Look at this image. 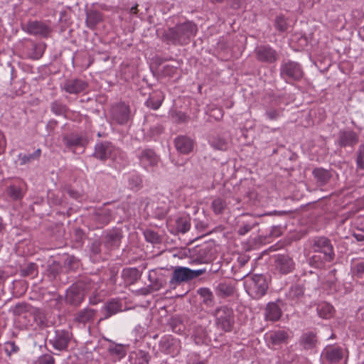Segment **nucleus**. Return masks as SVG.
<instances>
[{"instance_id":"obj_16","label":"nucleus","mask_w":364,"mask_h":364,"mask_svg":"<svg viewBox=\"0 0 364 364\" xmlns=\"http://www.w3.org/2000/svg\"><path fill=\"white\" fill-rule=\"evenodd\" d=\"M287 333L280 331L271 332L266 335V340L269 345L277 346L284 343L287 339Z\"/></svg>"},{"instance_id":"obj_38","label":"nucleus","mask_w":364,"mask_h":364,"mask_svg":"<svg viewBox=\"0 0 364 364\" xmlns=\"http://www.w3.org/2000/svg\"><path fill=\"white\" fill-rule=\"evenodd\" d=\"M108 350L112 353V354H114V355H117L119 357H122L124 355V352L123 350V348L122 347V346H110L109 348H108Z\"/></svg>"},{"instance_id":"obj_31","label":"nucleus","mask_w":364,"mask_h":364,"mask_svg":"<svg viewBox=\"0 0 364 364\" xmlns=\"http://www.w3.org/2000/svg\"><path fill=\"white\" fill-rule=\"evenodd\" d=\"M211 207L216 214L221 213L226 207L225 201L221 198H215L212 202Z\"/></svg>"},{"instance_id":"obj_20","label":"nucleus","mask_w":364,"mask_h":364,"mask_svg":"<svg viewBox=\"0 0 364 364\" xmlns=\"http://www.w3.org/2000/svg\"><path fill=\"white\" fill-rule=\"evenodd\" d=\"M277 267L282 273L291 272L294 267V263L289 257L280 256L277 259Z\"/></svg>"},{"instance_id":"obj_19","label":"nucleus","mask_w":364,"mask_h":364,"mask_svg":"<svg viewBox=\"0 0 364 364\" xmlns=\"http://www.w3.org/2000/svg\"><path fill=\"white\" fill-rule=\"evenodd\" d=\"M340 144L342 146L354 145L358 139L356 134L352 131H343L339 134Z\"/></svg>"},{"instance_id":"obj_23","label":"nucleus","mask_w":364,"mask_h":364,"mask_svg":"<svg viewBox=\"0 0 364 364\" xmlns=\"http://www.w3.org/2000/svg\"><path fill=\"white\" fill-rule=\"evenodd\" d=\"M164 97L161 92H156L151 96L146 101V105L153 109H157L161 105Z\"/></svg>"},{"instance_id":"obj_41","label":"nucleus","mask_w":364,"mask_h":364,"mask_svg":"<svg viewBox=\"0 0 364 364\" xmlns=\"http://www.w3.org/2000/svg\"><path fill=\"white\" fill-rule=\"evenodd\" d=\"M178 228L182 232H186L189 230L190 224L186 220H179L178 221Z\"/></svg>"},{"instance_id":"obj_24","label":"nucleus","mask_w":364,"mask_h":364,"mask_svg":"<svg viewBox=\"0 0 364 364\" xmlns=\"http://www.w3.org/2000/svg\"><path fill=\"white\" fill-rule=\"evenodd\" d=\"M95 315L92 309H84L78 313L76 320L81 323L89 322L94 318Z\"/></svg>"},{"instance_id":"obj_42","label":"nucleus","mask_w":364,"mask_h":364,"mask_svg":"<svg viewBox=\"0 0 364 364\" xmlns=\"http://www.w3.org/2000/svg\"><path fill=\"white\" fill-rule=\"evenodd\" d=\"M355 225L358 230L364 231V216L357 218L355 221Z\"/></svg>"},{"instance_id":"obj_48","label":"nucleus","mask_w":364,"mask_h":364,"mask_svg":"<svg viewBox=\"0 0 364 364\" xmlns=\"http://www.w3.org/2000/svg\"><path fill=\"white\" fill-rule=\"evenodd\" d=\"M357 164L358 167L360 169L364 168V161L363 157H362V155H358L357 159Z\"/></svg>"},{"instance_id":"obj_39","label":"nucleus","mask_w":364,"mask_h":364,"mask_svg":"<svg viewBox=\"0 0 364 364\" xmlns=\"http://www.w3.org/2000/svg\"><path fill=\"white\" fill-rule=\"evenodd\" d=\"M276 27L280 31H284L287 29V23L284 18L279 16L276 18Z\"/></svg>"},{"instance_id":"obj_12","label":"nucleus","mask_w":364,"mask_h":364,"mask_svg":"<svg viewBox=\"0 0 364 364\" xmlns=\"http://www.w3.org/2000/svg\"><path fill=\"white\" fill-rule=\"evenodd\" d=\"M141 164L144 167L156 166L159 162V158L151 149L144 150L140 156Z\"/></svg>"},{"instance_id":"obj_17","label":"nucleus","mask_w":364,"mask_h":364,"mask_svg":"<svg viewBox=\"0 0 364 364\" xmlns=\"http://www.w3.org/2000/svg\"><path fill=\"white\" fill-rule=\"evenodd\" d=\"M28 33L34 35L46 36L49 33V28L43 23L38 21L31 22L27 25Z\"/></svg>"},{"instance_id":"obj_34","label":"nucleus","mask_w":364,"mask_h":364,"mask_svg":"<svg viewBox=\"0 0 364 364\" xmlns=\"http://www.w3.org/2000/svg\"><path fill=\"white\" fill-rule=\"evenodd\" d=\"M355 275L360 279V283L364 284V264H358L355 267Z\"/></svg>"},{"instance_id":"obj_11","label":"nucleus","mask_w":364,"mask_h":364,"mask_svg":"<svg viewBox=\"0 0 364 364\" xmlns=\"http://www.w3.org/2000/svg\"><path fill=\"white\" fill-rule=\"evenodd\" d=\"M70 339V336L69 333L58 331L55 337L53 340H50V343L55 349L62 350L67 348Z\"/></svg>"},{"instance_id":"obj_58","label":"nucleus","mask_w":364,"mask_h":364,"mask_svg":"<svg viewBox=\"0 0 364 364\" xmlns=\"http://www.w3.org/2000/svg\"><path fill=\"white\" fill-rule=\"evenodd\" d=\"M2 228H3L2 224L0 223V231H1Z\"/></svg>"},{"instance_id":"obj_47","label":"nucleus","mask_w":364,"mask_h":364,"mask_svg":"<svg viewBox=\"0 0 364 364\" xmlns=\"http://www.w3.org/2000/svg\"><path fill=\"white\" fill-rule=\"evenodd\" d=\"M251 229L252 227L250 225H245L240 228V229L238 230V233L242 235L248 232Z\"/></svg>"},{"instance_id":"obj_60","label":"nucleus","mask_w":364,"mask_h":364,"mask_svg":"<svg viewBox=\"0 0 364 364\" xmlns=\"http://www.w3.org/2000/svg\"><path fill=\"white\" fill-rule=\"evenodd\" d=\"M363 364H364V360H363Z\"/></svg>"},{"instance_id":"obj_46","label":"nucleus","mask_w":364,"mask_h":364,"mask_svg":"<svg viewBox=\"0 0 364 364\" xmlns=\"http://www.w3.org/2000/svg\"><path fill=\"white\" fill-rule=\"evenodd\" d=\"M129 182L131 188H134V186H139L141 180L138 177H133L129 178Z\"/></svg>"},{"instance_id":"obj_54","label":"nucleus","mask_w":364,"mask_h":364,"mask_svg":"<svg viewBox=\"0 0 364 364\" xmlns=\"http://www.w3.org/2000/svg\"><path fill=\"white\" fill-rule=\"evenodd\" d=\"M358 155H362V157L364 158V144L360 146Z\"/></svg>"},{"instance_id":"obj_7","label":"nucleus","mask_w":364,"mask_h":364,"mask_svg":"<svg viewBox=\"0 0 364 364\" xmlns=\"http://www.w3.org/2000/svg\"><path fill=\"white\" fill-rule=\"evenodd\" d=\"M116 151L117 150L111 144L105 143L96 146L95 155L101 160L109 158L114 159L116 156Z\"/></svg>"},{"instance_id":"obj_5","label":"nucleus","mask_w":364,"mask_h":364,"mask_svg":"<svg viewBox=\"0 0 364 364\" xmlns=\"http://www.w3.org/2000/svg\"><path fill=\"white\" fill-rule=\"evenodd\" d=\"M206 272L205 269L192 270L188 267H176L172 274L171 284H180L196 278Z\"/></svg>"},{"instance_id":"obj_44","label":"nucleus","mask_w":364,"mask_h":364,"mask_svg":"<svg viewBox=\"0 0 364 364\" xmlns=\"http://www.w3.org/2000/svg\"><path fill=\"white\" fill-rule=\"evenodd\" d=\"M211 117H214L217 120L222 119L223 116V111L220 109H214L211 111Z\"/></svg>"},{"instance_id":"obj_53","label":"nucleus","mask_w":364,"mask_h":364,"mask_svg":"<svg viewBox=\"0 0 364 364\" xmlns=\"http://www.w3.org/2000/svg\"><path fill=\"white\" fill-rule=\"evenodd\" d=\"M354 236L357 239L358 241H363V240H364V236L363 235L355 234Z\"/></svg>"},{"instance_id":"obj_30","label":"nucleus","mask_w":364,"mask_h":364,"mask_svg":"<svg viewBox=\"0 0 364 364\" xmlns=\"http://www.w3.org/2000/svg\"><path fill=\"white\" fill-rule=\"evenodd\" d=\"M302 343L306 348H313L316 343L315 335L313 333L304 334L302 337Z\"/></svg>"},{"instance_id":"obj_45","label":"nucleus","mask_w":364,"mask_h":364,"mask_svg":"<svg viewBox=\"0 0 364 364\" xmlns=\"http://www.w3.org/2000/svg\"><path fill=\"white\" fill-rule=\"evenodd\" d=\"M52 110L57 114H60L64 112V107H62L60 105H58L57 103H54L52 105Z\"/></svg>"},{"instance_id":"obj_8","label":"nucleus","mask_w":364,"mask_h":364,"mask_svg":"<svg viewBox=\"0 0 364 364\" xmlns=\"http://www.w3.org/2000/svg\"><path fill=\"white\" fill-rule=\"evenodd\" d=\"M112 118L119 124L127 122L129 117V109L125 104H119L112 109Z\"/></svg>"},{"instance_id":"obj_32","label":"nucleus","mask_w":364,"mask_h":364,"mask_svg":"<svg viewBox=\"0 0 364 364\" xmlns=\"http://www.w3.org/2000/svg\"><path fill=\"white\" fill-rule=\"evenodd\" d=\"M218 291L222 296H228L233 293V288L227 284H220L218 286Z\"/></svg>"},{"instance_id":"obj_35","label":"nucleus","mask_w":364,"mask_h":364,"mask_svg":"<svg viewBox=\"0 0 364 364\" xmlns=\"http://www.w3.org/2000/svg\"><path fill=\"white\" fill-rule=\"evenodd\" d=\"M8 193L9 195L14 199H18L23 196L21 190L15 186H11L9 188Z\"/></svg>"},{"instance_id":"obj_14","label":"nucleus","mask_w":364,"mask_h":364,"mask_svg":"<svg viewBox=\"0 0 364 364\" xmlns=\"http://www.w3.org/2000/svg\"><path fill=\"white\" fill-rule=\"evenodd\" d=\"M257 56L259 60L272 63L277 60V54L271 48L262 46L257 50Z\"/></svg>"},{"instance_id":"obj_49","label":"nucleus","mask_w":364,"mask_h":364,"mask_svg":"<svg viewBox=\"0 0 364 364\" xmlns=\"http://www.w3.org/2000/svg\"><path fill=\"white\" fill-rule=\"evenodd\" d=\"M268 117L270 119H274L277 117L278 116V114H277V112L275 111V110H271V111H269L267 113Z\"/></svg>"},{"instance_id":"obj_1","label":"nucleus","mask_w":364,"mask_h":364,"mask_svg":"<svg viewBox=\"0 0 364 364\" xmlns=\"http://www.w3.org/2000/svg\"><path fill=\"white\" fill-rule=\"evenodd\" d=\"M197 32L196 26L191 22L168 28L163 35L164 38L173 44L183 45L190 42Z\"/></svg>"},{"instance_id":"obj_50","label":"nucleus","mask_w":364,"mask_h":364,"mask_svg":"<svg viewBox=\"0 0 364 364\" xmlns=\"http://www.w3.org/2000/svg\"><path fill=\"white\" fill-rule=\"evenodd\" d=\"M329 284L330 285H331L332 284H333L334 281H335V273H334V271H332L331 272L330 274H329Z\"/></svg>"},{"instance_id":"obj_28","label":"nucleus","mask_w":364,"mask_h":364,"mask_svg":"<svg viewBox=\"0 0 364 364\" xmlns=\"http://www.w3.org/2000/svg\"><path fill=\"white\" fill-rule=\"evenodd\" d=\"M315 178H317L318 181H320L321 183H326L328 179L330 178L329 173L324 169L321 168H317L315 169L313 172Z\"/></svg>"},{"instance_id":"obj_22","label":"nucleus","mask_w":364,"mask_h":364,"mask_svg":"<svg viewBox=\"0 0 364 364\" xmlns=\"http://www.w3.org/2000/svg\"><path fill=\"white\" fill-rule=\"evenodd\" d=\"M317 311L320 317L328 318L333 316L334 309L329 304L323 303L318 305Z\"/></svg>"},{"instance_id":"obj_59","label":"nucleus","mask_w":364,"mask_h":364,"mask_svg":"<svg viewBox=\"0 0 364 364\" xmlns=\"http://www.w3.org/2000/svg\"><path fill=\"white\" fill-rule=\"evenodd\" d=\"M9 345H11V346H14V343H9Z\"/></svg>"},{"instance_id":"obj_43","label":"nucleus","mask_w":364,"mask_h":364,"mask_svg":"<svg viewBox=\"0 0 364 364\" xmlns=\"http://www.w3.org/2000/svg\"><path fill=\"white\" fill-rule=\"evenodd\" d=\"M40 363L41 364H54V358L49 355H46L41 358Z\"/></svg>"},{"instance_id":"obj_9","label":"nucleus","mask_w":364,"mask_h":364,"mask_svg":"<svg viewBox=\"0 0 364 364\" xmlns=\"http://www.w3.org/2000/svg\"><path fill=\"white\" fill-rule=\"evenodd\" d=\"M282 74L295 80L301 79L303 76V72L300 66L294 62L285 64L282 68Z\"/></svg>"},{"instance_id":"obj_13","label":"nucleus","mask_w":364,"mask_h":364,"mask_svg":"<svg viewBox=\"0 0 364 364\" xmlns=\"http://www.w3.org/2000/svg\"><path fill=\"white\" fill-rule=\"evenodd\" d=\"M87 87V83L79 80L67 81L64 85V90L70 94H77Z\"/></svg>"},{"instance_id":"obj_57","label":"nucleus","mask_w":364,"mask_h":364,"mask_svg":"<svg viewBox=\"0 0 364 364\" xmlns=\"http://www.w3.org/2000/svg\"><path fill=\"white\" fill-rule=\"evenodd\" d=\"M200 262V260H196H196H193V261L191 262V264H193V263H198V262Z\"/></svg>"},{"instance_id":"obj_10","label":"nucleus","mask_w":364,"mask_h":364,"mask_svg":"<svg viewBox=\"0 0 364 364\" xmlns=\"http://www.w3.org/2000/svg\"><path fill=\"white\" fill-rule=\"evenodd\" d=\"M323 356L326 358L328 362L336 363L343 358V351L338 347L328 346L324 349Z\"/></svg>"},{"instance_id":"obj_4","label":"nucleus","mask_w":364,"mask_h":364,"mask_svg":"<svg viewBox=\"0 0 364 364\" xmlns=\"http://www.w3.org/2000/svg\"><path fill=\"white\" fill-rule=\"evenodd\" d=\"M94 285L85 284L82 282H79L73 284L67 291L66 299L73 305L79 304L84 299L86 294H92Z\"/></svg>"},{"instance_id":"obj_6","label":"nucleus","mask_w":364,"mask_h":364,"mask_svg":"<svg viewBox=\"0 0 364 364\" xmlns=\"http://www.w3.org/2000/svg\"><path fill=\"white\" fill-rule=\"evenodd\" d=\"M232 315V311L228 307L218 309L215 313L217 327L224 331H230L233 325Z\"/></svg>"},{"instance_id":"obj_56","label":"nucleus","mask_w":364,"mask_h":364,"mask_svg":"<svg viewBox=\"0 0 364 364\" xmlns=\"http://www.w3.org/2000/svg\"><path fill=\"white\" fill-rule=\"evenodd\" d=\"M360 36L362 37V38L364 40V26L363 27V28L360 30Z\"/></svg>"},{"instance_id":"obj_25","label":"nucleus","mask_w":364,"mask_h":364,"mask_svg":"<svg viewBox=\"0 0 364 364\" xmlns=\"http://www.w3.org/2000/svg\"><path fill=\"white\" fill-rule=\"evenodd\" d=\"M101 20L102 16L97 11H90L87 14L86 23L90 28L95 27Z\"/></svg>"},{"instance_id":"obj_33","label":"nucleus","mask_w":364,"mask_h":364,"mask_svg":"<svg viewBox=\"0 0 364 364\" xmlns=\"http://www.w3.org/2000/svg\"><path fill=\"white\" fill-rule=\"evenodd\" d=\"M198 294L203 298V301L207 304L212 301L213 294L208 289L203 288L198 290Z\"/></svg>"},{"instance_id":"obj_26","label":"nucleus","mask_w":364,"mask_h":364,"mask_svg":"<svg viewBox=\"0 0 364 364\" xmlns=\"http://www.w3.org/2000/svg\"><path fill=\"white\" fill-rule=\"evenodd\" d=\"M41 149H37L34 153L30 154H20L18 156L19 159L21 160V164L24 165L28 163L31 162L33 160L38 159L41 155Z\"/></svg>"},{"instance_id":"obj_2","label":"nucleus","mask_w":364,"mask_h":364,"mask_svg":"<svg viewBox=\"0 0 364 364\" xmlns=\"http://www.w3.org/2000/svg\"><path fill=\"white\" fill-rule=\"evenodd\" d=\"M314 255L311 259V263L316 267H323L324 262H331L334 257L333 246L330 241L325 237H321L314 242Z\"/></svg>"},{"instance_id":"obj_15","label":"nucleus","mask_w":364,"mask_h":364,"mask_svg":"<svg viewBox=\"0 0 364 364\" xmlns=\"http://www.w3.org/2000/svg\"><path fill=\"white\" fill-rule=\"evenodd\" d=\"M175 146L181 154H188L192 151L193 144L191 139L186 136H179L175 140Z\"/></svg>"},{"instance_id":"obj_37","label":"nucleus","mask_w":364,"mask_h":364,"mask_svg":"<svg viewBox=\"0 0 364 364\" xmlns=\"http://www.w3.org/2000/svg\"><path fill=\"white\" fill-rule=\"evenodd\" d=\"M146 240L151 243H155L159 241L158 235L151 230H147L144 232Z\"/></svg>"},{"instance_id":"obj_40","label":"nucleus","mask_w":364,"mask_h":364,"mask_svg":"<svg viewBox=\"0 0 364 364\" xmlns=\"http://www.w3.org/2000/svg\"><path fill=\"white\" fill-rule=\"evenodd\" d=\"M303 294V289L299 286H296L291 288L289 291V296L292 298L299 297Z\"/></svg>"},{"instance_id":"obj_29","label":"nucleus","mask_w":364,"mask_h":364,"mask_svg":"<svg viewBox=\"0 0 364 364\" xmlns=\"http://www.w3.org/2000/svg\"><path fill=\"white\" fill-rule=\"evenodd\" d=\"M121 239L120 233L114 230L107 235V242L110 246H117Z\"/></svg>"},{"instance_id":"obj_52","label":"nucleus","mask_w":364,"mask_h":364,"mask_svg":"<svg viewBox=\"0 0 364 364\" xmlns=\"http://www.w3.org/2000/svg\"><path fill=\"white\" fill-rule=\"evenodd\" d=\"M72 144L73 145H83V143L80 138L75 139L73 142H72Z\"/></svg>"},{"instance_id":"obj_36","label":"nucleus","mask_w":364,"mask_h":364,"mask_svg":"<svg viewBox=\"0 0 364 364\" xmlns=\"http://www.w3.org/2000/svg\"><path fill=\"white\" fill-rule=\"evenodd\" d=\"M36 267L33 263L29 264L28 266L21 269V274L25 277L33 275L36 274Z\"/></svg>"},{"instance_id":"obj_27","label":"nucleus","mask_w":364,"mask_h":364,"mask_svg":"<svg viewBox=\"0 0 364 364\" xmlns=\"http://www.w3.org/2000/svg\"><path fill=\"white\" fill-rule=\"evenodd\" d=\"M210 144L215 149L225 150L227 148L228 143L225 139L216 136L210 139Z\"/></svg>"},{"instance_id":"obj_21","label":"nucleus","mask_w":364,"mask_h":364,"mask_svg":"<svg viewBox=\"0 0 364 364\" xmlns=\"http://www.w3.org/2000/svg\"><path fill=\"white\" fill-rule=\"evenodd\" d=\"M104 310L106 313L105 318H107L117 312L121 311L122 310V304L118 301L112 300L107 303Z\"/></svg>"},{"instance_id":"obj_55","label":"nucleus","mask_w":364,"mask_h":364,"mask_svg":"<svg viewBox=\"0 0 364 364\" xmlns=\"http://www.w3.org/2000/svg\"><path fill=\"white\" fill-rule=\"evenodd\" d=\"M137 11V6H133L131 8V12L133 14H136Z\"/></svg>"},{"instance_id":"obj_51","label":"nucleus","mask_w":364,"mask_h":364,"mask_svg":"<svg viewBox=\"0 0 364 364\" xmlns=\"http://www.w3.org/2000/svg\"><path fill=\"white\" fill-rule=\"evenodd\" d=\"M358 318H360L361 319L364 320V306L358 310Z\"/></svg>"},{"instance_id":"obj_18","label":"nucleus","mask_w":364,"mask_h":364,"mask_svg":"<svg viewBox=\"0 0 364 364\" xmlns=\"http://www.w3.org/2000/svg\"><path fill=\"white\" fill-rule=\"evenodd\" d=\"M282 316V311L275 303H269L265 309V317L269 321H277Z\"/></svg>"},{"instance_id":"obj_3","label":"nucleus","mask_w":364,"mask_h":364,"mask_svg":"<svg viewBox=\"0 0 364 364\" xmlns=\"http://www.w3.org/2000/svg\"><path fill=\"white\" fill-rule=\"evenodd\" d=\"M245 285L248 294L254 299H259L264 296L268 289L267 282L261 274L246 277Z\"/></svg>"}]
</instances>
